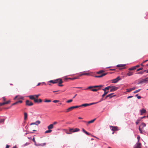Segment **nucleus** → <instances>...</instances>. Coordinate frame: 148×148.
Wrapping results in <instances>:
<instances>
[{
  "instance_id": "1",
  "label": "nucleus",
  "mask_w": 148,
  "mask_h": 148,
  "mask_svg": "<svg viewBox=\"0 0 148 148\" xmlns=\"http://www.w3.org/2000/svg\"><path fill=\"white\" fill-rule=\"evenodd\" d=\"M49 82L53 84L58 83L59 84H61L63 82L61 79H58L56 80H50Z\"/></svg>"
},
{
  "instance_id": "2",
  "label": "nucleus",
  "mask_w": 148,
  "mask_h": 148,
  "mask_svg": "<svg viewBox=\"0 0 148 148\" xmlns=\"http://www.w3.org/2000/svg\"><path fill=\"white\" fill-rule=\"evenodd\" d=\"M148 82V77H147L145 79H143L140 81L138 84H141L143 83H146Z\"/></svg>"
},
{
  "instance_id": "3",
  "label": "nucleus",
  "mask_w": 148,
  "mask_h": 148,
  "mask_svg": "<svg viewBox=\"0 0 148 148\" xmlns=\"http://www.w3.org/2000/svg\"><path fill=\"white\" fill-rule=\"evenodd\" d=\"M79 131V129L77 128H75V129L69 128V132L71 133V134L72 132H78Z\"/></svg>"
},
{
  "instance_id": "4",
  "label": "nucleus",
  "mask_w": 148,
  "mask_h": 148,
  "mask_svg": "<svg viewBox=\"0 0 148 148\" xmlns=\"http://www.w3.org/2000/svg\"><path fill=\"white\" fill-rule=\"evenodd\" d=\"M26 105L27 106H31L33 105V103L32 101L29 100H27L26 101Z\"/></svg>"
},
{
  "instance_id": "5",
  "label": "nucleus",
  "mask_w": 148,
  "mask_h": 148,
  "mask_svg": "<svg viewBox=\"0 0 148 148\" xmlns=\"http://www.w3.org/2000/svg\"><path fill=\"white\" fill-rule=\"evenodd\" d=\"M121 79L119 76L117 77L116 78L112 80V83H116L119 80Z\"/></svg>"
},
{
  "instance_id": "6",
  "label": "nucleus",
  "mask_w": 148,
  "mask_h": 148,
  "mask_svg": "<svg viewBox=\"0 0 148 148\" xmlns=\"http://www.w3.org/2000/svg\"><path fill=\"white\" fill-rule=\"evenodd\" d=\"M110 128L113 131H116L118 130L117 127L112 126H110Z\"/></svg>"
},
{
  "instance_id": "7",
  "label": "nucleus",
  "mask_w": 148,
  "mask_h": 148,
  "mask_svg": "<svg viewBox=\"0 0 148 148\" xmlns=\"http://www.w3.org/2000/svg\"><path fill=\"white\" fill-rule=\"evenodd\" d=\"M111 89L110 90V92H113L116 90L118 89V87L115 86H111Z\"/></svg>"
},
{
  "instance_id": "8",
  "label": "nucleus",
  "mask_w": 148,
  "mask_h": 148,
  "mask_svg": "<svg viewBox=\"0 0 148 148\" xmlns=\"http://www.w3.org/2000/svg\"><path fill=\"white\" fill-rule=\"evenodd\" d=\"M107 74V73H105L102 74L101 75H95V77L96 78H101V77Z\"/></svg>"
},
{
  "instance_id": "9",
  "label": "nucleus",
  "mask_w": 148,
  "mask_h": 148,
  "mask_svg": "<svg viewBox=\"0 0 148 148\" xmlns=\"http://www.w3.org/2000/svg\"><path fill=\"white\" fill-rule=\"evenodd\" d=\"M73 109H74L73 106H71V107L68 108L66 110V111H65V112H70V111H72Z\"/></svg>"
},
{
  "instance_id": "10",
  "label": "nucleus",
  "mask_w": 148,
  "mask_h": 148,
  "mask_svg": "<svg viewBox=\"0 0 148 148\" xmlns=\"http://www.w3.org/2000/svg\"><path fill=\"white\" fill-rule=\"evenodd\" d=\"M145 126L146 124L144 123H142L139 126V128L143 129Z\"/></svg>"
},
{
  "instance_id": "11",
  "label": "nucleus",
  "mask_w": 148,
  "mask_h": 148,
  "mask_svg": "<svg viewBox=\"0 0 148 148\" xmlns=\"http://www.w3.org/2000/svg\"><path fill=\"white\" fill-rule=\"evenodd\" d=\"M11 102V101L10 100H8L7 101H5V102H3V103H2V105L3 106L5 104H7L10 103Z\"/></svg>"
},
{
  "instance_id": "12",
  "label": "nucleus",
  "mask_w": 148,
  "mask_h": 148,
  "mask_svg": "<svg viewBox=\"0 0 148 148\" xmlns=\"http://www.w3.org/2000/svg\"><path fill=\"white\" fill-rule=\"evenodd\" d=\"M141 144L140 143H137L136 144V146L134 147V148H141Z\"/></svg>"
},
{
  "instance_id": "13",
  "label": "nucleus",
  "mask_w": 148,
  "mask_h": 148,
  "mask_svg": "<svg viewBox=\"0 0 148 148\" xmlns=\"http://www.w3.org/2000/svg\"><path fill=\"white\" fill-rule=\"evenodd\" d=\"M135 89V87H133L132 88H130L129 89H126L127 90V92H130L132 90H134Z\"/></svg>"
},
{
  "instance_id": "14",
  "label": "nucleus",
  "mask_w": 148,
  "mask_h": 148,
  "mask_svg": "<svg viewBox=\"0 0 148 148\" xmlns=\"http://www.w3.org/2000/svg\"><path fill=\"white\" fill-rule=\"evenodd\" d=\"M79 79V77H74V78H66V79H71L72 80H75L76 79Z\"/></svg>"
},
{
  "instance_id": "15",
  "label": "nucleus",
  "mask_w": 148,
  "mask_h": 148,
  "mask_svg": "<svg viewBox=\"0 0 148 148\" xmlns=\"http://www.w3.org/2000/svg\"><path fill=\"white\" fill-rule=\"evenodd\" d=\"M146 112V110L145 109H142L140 111V114L142 115L143 113H145Z\"/></svg>"
},
{
  "instance_id": "16",
  "label": "nucleus",
  "mask_w": 148,
  "mask_h": 148,
  "mask_svg": "<svg viewBox=\"0 0 148 148\" xmlns=\"http://www.w3.org/2000/svg\"><path fill=\"white\" fill-rule=\"evenodd\" d=\"M96 119L95 118V119H93L92 120H91V121H88L87 122V125H88V124H90V123H93L94 122V121L96 120Z\"/></svg>"
},
{
  "instance_id": "17",
  "label": "nucleus",
  "mask_w": 148,
  "mask_h": 148,
  "mask_svg": "<svg viewBox=\"0 0 148 148\" xmlns=\"http://www.w3.org/2000/svg\"><path fill=\"white\" fill-rule=\"evenodd\" d=\"M53 127V125L51 124L49 125L47 127V128L48 130H51L52 129Z\"/></svg>"
},
{
  "instance_id": "18",
  "label": "nucleus",
  "mask_w": 148,
  "mask_h": 148,
  "mask_svg": "<svg viewBox=\"0 0 148 148\" xmlns=\"http://www.w3.org/2000/svg\"><path fill=\"white\" fill-rule=\"evenodd\" d=\"M29 98L32 100H34L35 98L34 95H31L28 96Z\"/></svg>"
},
{
  "instance_id": "19",
  "label": "nucleus",
  "mask_w": 148,
  "mask_h": 148,
  "mask_svg": "<svg viewBox=\"0 0 148 148\" xmlns=\"http://www.w3.org/2000/svg\"><path fill=\"white\" fill-rule=\"evenodd\" d=\"M89 106V103H84L80 105L81 107L82 106L86 107Z\"/></svg>"
},
{
  "instance_id": "20",
  "label": "nucleus",
  "mask_w": 148,
  "mask_h": 148,
  "mask_svg": "<svg viewBox=\"0 0 148 148\" xmlns=\"http://www.w3.org/2000/svg\"><path fill=\"white\" fill-rule=\"evenodd\" d=\"M90 74L88 73H84L81 74L79 75V76H81L83 75H89Z\"/></svg>"
},
{
  "instance_id": "21",
  "label": "nucleus",
  "mask_w": 148,
  "mask_h": 148,
  "mask_svg": "<svg viewBox=\"0 0 148 148\" xmlns=\"http://www.w3.org/2000/svg\"><path fill=\"white\" fill-rule=\"evenodd\" d=\"M24 119L25 120H26L27 118V113L26 112H25L24 113Z\"/></svg>"
},
{
  "instance_id": "22",
  "label": "nucleus",
  "mask_w": 148,
  "mask_h": 148,
  "mask_svg": "<svg viewBox=\"0 0 148 148\" xmlns=\"http://www.w3.org/2000/svg\"><path fill=\"white\" fill-rule=\"evenodd\" d=\"M125 66V64H118L117 65V67H123Z\"/></svg>"
},
{
  "instance_id": "23",
  "label": "nucleus",
  "mask_w": 148,
  "mask_h": 148,
  "mask_svg": "<svg viewBox=\"0 0 148 148\" xmlns=\"http://www.w3.org/2000/svg\"><path fill=\"white\" fill-rule=\"evenodd\" d=\"M136 69V68L135 66H134L132 67L131 68H130L129 69V70L130 71H132V70H134Z\"/></svg>"
},
{
  "instance_id": "24",
  "label": "nucleus",
  "mask_w": 148,
  "mask_h": 148,
  "mask_svg": "<svg viewBox=\"0 0 148 148\" xmlns=\"http://www.w3.org/2000/svg\"><path fill=\"white\" fill-rule=\"evenodd\" d=\"M133 75V73L131 72H129L127 74V75L128 76H130L132 75Z\"/></svg>"
},
{
  "instance_id": "25",
  "label": "nucleus",
  "mask_w": 148,
  "mask_h": 148,
  "mask_svg": "<svg viewBox=\"0 0 148 148\" xmlns=\"http://www.w3.org/2000/svg\"><path fill=\"white\" fill-rule=\"evenodd\" d=\"M5 119H0V123H4Z\"/></svg>"
},
{
  "instance_id": "26",
  "label": "nucleus",
  "mask_w": 148,
  "mask_h": 148,
  "mask_svg": "<svg viewBox=\"0 0 148 148\" xmlns=\"http://www.w3.org/2000/svg\"><path fill=\"white\" fill-rule=\"evenodd\" d=\"M16 99H23V97H19L18 96H16L14 98V99L15 100Z\"/></svg>"
},
{
  "instance_id": "27",
  "label": "nucleus",
  "mask_w": 148,
  "mask_h": 148,
  "mask_svg": "<svg viewBox=\"0 0 148 148\" xmlns=\"http://www.w3.org/2000/svg\"><path fill=\"white\" fill-rule=\"evenodd\" d=\"M40 123V121H37L35 122V125H38V124Z\"/></svg>"
},
{
  "instance_id": "28",
  "label": "nucleus",
  "mask_w": 148,
  "mask_h": 148,
  "mask_svg": "<svg viewBox=\"0 0 148 148\" xmlns=\"http://www.w3.org/2000/svg\"><path fill=\"white\" fill-rule=\"evenodd\" d=\"M63 130H64V132H66L67 134H71V133L69 132L67 130L64 129Z\"/></svg>"
},
{
  "instance_id": "29",
  "label": "nucleus",
  "mask_w": 148,
  "mask_h": 148,
  "mask_svg": "<svg viewBox=\"0 0 148 148\" xmlns=\"http://www.w3.org/2000/svg\"><path fill=\"white\" fill-rule=\"evenodd\" d=\"M52 130H48L46 131L45 132V133H50L52 132Z\"/></svg>"
},
{
  "instance_id": "30",
  "label": "nucleus",
  "mask_w": 148,
  "mask_h": 148,
  "mask_svg": "<svg viewBox=\"0 0 148 148\" xmlns=\"http://www.w3.org/2000/svg\"><path fill=\"white\" fill-rule=\"evenodd\" d=\"M104 72V71L103 70H101V71H100L98 72H97V74H101L103 72Z\"/></svg>"
},
{
  "instance_id": "31",
  "label": "nucleus",
  "mask_w": 148,
  "mask_h": 148,
  "mask_svg": "<svg viewBox=\"0 0 148 148\" xmlns=\"http://www.w3.org/2000/svg\"><path fill=\"white\" fill-rule=\"evenodd\" d=\"M92 88H93V86H89L87 88H85L84 89L85 90H87L88 89H91Z\"/></svg>"
},
{
  "instance_id": "32",
  "label": "nucleus",
  "mask_w": 148,
  "mask_h": 148,
  "mask_svg": "<svg viewBox=\"0 0 148 148\" xmlns=\"http://www.w3.org/2000/svg\"><path fill=\"white\" fill-rule=\"evenodd\" d=\"M113 94H114V93H112L109 94L108 95H109V97H110V98H111L112 97L115 96V95H113V96L112 95Z\"/></svg>"
},
{
  "instance_id": "33",
  "label": "nucleus",
  "mask_w": 148,
  "mask_h": 148,
  "mask_svg": "<svg viewBox=\"0 0 148 148\" xmlns=\"http://www.w3.org/2000/svg\"><path fill=\"white\" fill-rule=\"evenodd\" d=\"M45 84V82H43L42 83H39L37 85V86H40V84H41L42 85H43V84Z\"/></svg>"
},
{
  "instance_id": "34",
  "label": "nucleus",
  "mask_w": 148,
  "mask_h": 148,
  "mask_svg": "<svg viewBox=\"0 0 148 148\" xmlns=\"http://www.w3.org/2000/svg\"><path fill=\"white\" fill-rule=\"evenodd\" d=\"M140 90H141V89H138V90H136L134 92V93H136L139 92Z\"/></svg>"
},
{
  "instance_id": "35",
  "label": "nucleus",
  "mask_w": 148,
  "mask_h": 148,
  "mask_svg": "<svg viewBox=\"0 0 148 148\" xmlns=\"http://www.w3.org/2000/svg\"><path fill=\"white\" fill-rule=\"evenodd\" d=\"M34 96L35 97H36V98H37L39 96H40V94H38L37 95H34Z\"/></svg>"
},
{
  "instance_id": "36",
  "label": "nucleus",
  "mask_w": 148,
  "mask_h": 148,
  "mask_svg": "<svg viewBox=\"0 0 148 148\" xmlns=\"http://www.w3.org/2000/svg\"><path fill=\"white\" fill-rule=\"evenodd\" d=\"M140 121V119H138L136 122V125H138V124L139 123V122Z\"/></svg>"
},
{
  "instance_id": "37",
  "label": "nucleus",
  "mask_w": 148,
  "mask_h": 148,
  "mask_svg": "<svg viewBox=\"0 0 148 148\" xmlns=\"http://www.w3.org/2000/svg\"><path fill=\"white\" fill-rule=\"evenodd\" d=\"M51 100H47V99H46L44 101L45 102H51Z\"/></svg>"
},
{
  "instance_id": "38",
  "label": "nucleus",
  "mask_w": 148,
  "mask_h": 148,
  "mask_svg": "<svg viewBox=\"0 0 148 148\" xmlns=\"http://www.w3.org/2000/svg\"><path fill=\"white\" fill-rule=\"evenodd\" d=\"M34 102L35 103H37L38 102V100L37 99H35V98L34 99Z\"/></svg>"
},
{
  "instance_id": "39",
  "label": "nucleus",
  "mask_w": 148,
  "mask_h": 148,
  "mask_svg": "<svg viewBox=\"0 0 148 148\" xmlns=\"http://www.w3.org/2000/svg\"><path fill=\"white\" fill-rule=\"evenodd\" d=\"M98 103V102H94V103H89V106H90V105H93V104H97V103Z\"/></svg>"
},
{
  "instance_id": "40",
  "label": "nucleus",
  "mask_w": 148,
  "mask_h": 148,
  "mask_svg": "<svg viewBox=\"0 0 148 148\" xmlns=\"http://www.w3.org/2000/svg\"><path fill=\"white\" fill-rule=\"evenodd\" d=\"M111 88V86H108L107 87L105 88V89H106L107 90H108L110 88Z\"/></svg>"
},
{
  "instance_id": "41",
  "label": "nucleus",
  "mask_w": 148,
  "mask_h": 148,
  "mask_svg": "<svg viewBox=\"0 0 148 148\" xmlns=\"http://www.w3.org/2000/svg\"><path fill=\"white\" fill-rule=\"evenodd\" d=\"M74 109L81 107L80 105L73 106Z\"/></svg>"
},
{
  "instance_id": "42",
  "label": "nucleus",
  "mask_w": 148,
  "mask_h": 148,
  "mask_svg": "<svg viewBox=\"0 0 148 148\" xmlns=\"http://www.w3.org/2000/svg\"><path fill=\"white\" fill-rule=\"evenodd\" d=\"M73 101V100L72 99H70L69 100H68L66 101V102L67 103H70Z\"/></svg>"
},
{
  "instance_id": "43",
  "label": "nucleus",
  "mask_w": 148,
  "mask_h": 148,
  "mask_svg": "<svg viewBox=\"0 0 148 148\" xmlns=\"http://www.w3.org/2000/svg\"><path fill=\"white\" fill-rule=\"evenodd\" d=\"M29 143H26L23 146L24 147L25 146H26L28 145L29 144Z\"/></svg>"
},
{
  "instance_id": "44",
  "label": "nucleus",
  "mask_w": 148,
  "mask_h": 148,
  "mask_svg": "<svg viewBox=\"0 0 148 148\" xmlns=\"http://www.w3.org/2000/svg\"><path fill=\"white\" fill-rule=\"evenodd\" d=\"M144 72H145L144 71H141V72H138L137 73V74H143Z\"/></svg>"
},
{
  "instance_id": "45",
  "label": "nucleus",
  "mask_w": 148,
  "mask_h": 148,
  "mask_svg": "<svg viewBox=\"0 0 148 148\" xmlns=\"http://www.w3.org/2000/svg\"><path fill=\"white\" fill-rule=\"evenodd\" d=\"M98 89H92L91 90L93 91H97Z\"/></svg>"
},
{
  "instance_id": "46",
  "label": "nucleus",
  "mask_w": 148,
  "mask_h": 148,
  "mask_svg": "<svg viewBox=\"0 0 148 148\" xmlns=\"http://www.w3.org/2000/svg\"><path fill=\"white\" fill-rule=\"evenodd\" d=\"M59 102L58 100H54L53 101V102L55 103H56Z\"/></svg>"
},
{
  "instance_id": "47",
  "label": "nucleus",
  "mask_w": 148,
  "mask_h": 148,
  "mask_svg": "<svg viewBox=\"0 0 148 148\" xmlns=\"http://www.w3.org/2000/svg\"><path fill=\"white\" fill-rule=\"evenodd\" d=\"M138 129H139V131L140 132V133H141V134H142L143 133V132H142V129H140V128H139Z\"/></svg>"
},
{
  "instance_id": "48",
  "label": "nucleus",
  "mask_w": 148,
  "mask_h": 148,
  "mask_svg": "<svg viewBox=\"0 0 148 148\" xmlns=\"http://www.w3.org/2000/svg\"><path fill=\"white\" fill-rule=\"evenodd\" d=\"M58 123L57 122H56V121H55V122H54L53 123V124H53V125H55L57 124Z\"/></svg>"
},
{
  "instance_id": "49",
  "label": "nucleus",
  "mask_w": 148,
  "mask_h": 148,
  "mask_svg": "<svg viewBox=\"0 0 148 148\" xmlns=\"http://www.w3.org/2000/svg\"><path fill=\"white\" fill-rule=\"evenodd\" d=\"M17 104H18V102H17V101H16V102H15V103H12V106L14 105Z\"/></svg>"
},
{
  "instance_id": "50",
  "label": "nucleus",
  "mask_w": 148,
  "mask_h": 148,
  "mask_svg": "<svg viewBox=\"0 0 148 148\" xmlns=\"http://www.w3.org/2000/svg\"><path fill=\"white\" fill-rule=\"evenodd\" d=\"M109 92L108 91H105V92H104V94L106 95V94H107Z\"/></svg>"
},
{
  "instance_id": "51",
  "label": "nucleus",
  "mask_w": 148,
  "mask_h": 148,
  "mask_svg": "<svg viewBox=\"0 0 148 148\" xmlns=\"http://www.w3.org/2000/svg\"><path fill=\"white\" fill-rule=\"evenodd\" d=\"M140 138V136H138L137 137V139L138 140V143H139Z\"/></svg>"
},
{
  "instance_id": "52",
  "label": "nucleus",
  "mask_w": 148,
  "mask_h": 148,
  "mask_svg": "<svg viewBox=\"0 0 148 148\" xmlns=\"http://www.w3.org/2000/svg\"><path fill=\"white\" fill-rule=\"evenodd\" d=\"M143 69V68H140L138 69H137V71H139L140 70H142Z\"/></svg>"
},
{
  "instance_id": "53",
  "label": "nucleus",
  "mask_w": 148,
  "mask_h": 148,
  "mask_svg": "<svg viewBox=\"0 0 148 148\" xmlns=\"http://www.w3.org/2000/svg\"><path fill=\"white\" fill-rule=\"evenodd\" d=\"M17 102H18V104L19 103H22L23 102V101L21 100H19V101H17Z\"/></svg>"
},
{
  "instance_id": "54",
  "label": "nucleus",
  "mask_w": 148,
  "mask_h": 148,
  "mask_svg": "<svg viewBox=\"0 0 148 148\" xmlns=\"http://www.w3.org/2000/svg\"><path fill=\"white\" fill-rule=\"evenodd\" d=\"M87 135H90V133H88L87 131H86L84 133Z\"/></svg>"
},
{
  "instance_id": "55",
  "label": "nucleus",
  "mask_w": 148,
  "mask_h": 148,
  "mask_svg": "<svg viewBox=\"0 0 148 148\" xmlns=\"http://www.w3.org/2000/svg\"><path fill=\"white\" fill-rule=\"evenodd\" d=\"M32 140L33 141V142H34L35 143H36V141L35 140V138L34 137L32 139Z\"/></svg>"
},
{
  "instance_id": "56",
  "label": "nucleus",
  "mask_w": 148,
  "mask_h": 148,
  "mask_svg": "<svg viewBox=\"0 0 148 148\" xmlns=\"http://www.w3.org/2000/svg\"><path fill=\"white\" fill-rule=\"evenodd\" d=\"M98 86V88H99L98 89H99L100 88H101V87H102L103 86L102 85H99V86Z\"/></svg>"
},
{
  "instance_id": "57",
  "label": "nucleus",
  "mask_w": 148,
  "mask_h": 148,
  "mask_svg": "<svg viewBox=\"0 0 148 148\" xmlns=\"http://www.w3.org/2000/svg\"><path fill=\"white\" fill-rule=\"evenodd\" d=\"M145 117H146V116H143L142 117H140V119H140V120L143 119V118H145Z\"/></svg>"
},
{
  "instance_id": "58",
  "label": "nucleus",
  "mask_w": 148,
  "mask_h": 148,
  "mask_svg": "<svg viewBox=\"0 0 148 148\" xmlns=\"http://www.w3.org/2000/svg\"><path fill=\"white\" fill-rule=\"evenodd\" d=\"M42 101V100L41 99H38V102H39L40 103Z\"/></svg>"
},
{
  "instance_id": "59",
  "label": "nucleus",
  "mask_w": 148,
  "mask_h": 148,
  "mask_svg": "<svg viewBox=\"0 0 148 148\" xmlns=\"http://www.w3.org/2000/svg\"><path fill=\"white\" fill-rule=\"evenodd\" d=\"M58 86H63V84H59V83H58Z\"/></svg>"
},
{
  "instance_id": "60",
  "label": "nucleus",
  "mask_w": 148,
  "mask_h": 148,
  "mask_svg": "<svg viewBox=\"0 0 148 148\" xmlns=\"http://www.w3.org/2000/svg\"><path fill=\"white\" fill-rule=\"evenodd\" d=\"M3 101H4V102H5L6 101V99L5 98V97H3Z\"/></svg>"
},
{
  "instance_id": "61",
  "label": "nucleus",
  "mask_w": 148,
  "mask_h": 148,
  "mask_svg": "<svg viewBox=\"0 0 148 148\" xmlns=\"http://www.w3.org/2000/svg\"><path fill=\"white\" fill-rule=\"evenodd\" d=\"M135 67L136 69L137 68L139 67H140V65H136V66H135Z\"/></svg>"
},
{
  "instance_id": "62",
  "label": "nucleus",
  "mask_w": 148,
  "mask_h": 148,
  "mask_svg": "<svg viewBox=\"0 0 148 148\" xmlns=\"http://www.w3.org/2000/svg\"><path fill=\"white\" fill-rule=\"evenodd\" d=\"M103 98L102 97V98L100 100V101H99L98 102V103L99 102H100L101 101H103Z\"/></svg>"
},
{
  "instance_id": "63",
  "label": "nucleus",
  "mask_w": 148,
  "mask_h": 148,
  "mask_svg": "<svg viewBox=\"0 0 148 148\" xmlns=\"http://www.w3.org/2000/svg\"><path fill=\"white\" fill-rule=\"evenodd\" d=\"M137 98L138 99H139L141 98V97L140 96H138Z\"/></svg>"
},
{
  "instance_id": "64",
  "label": "nucleus",
  "mask_w": 148,
  "mask_h": 148,
  "mask_svg": "<svg viewBox=\"0 0 148 148\" xmlns=\"http://www.w3.org/2000/svg\"><path fill=\"white\" fill-rule=\"evenodd\" d=\"M10 146L8 145H6V148H9Z\"/></svg>"
}]
</instances>
